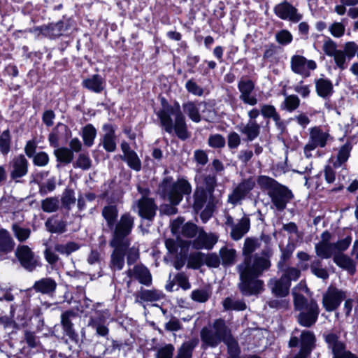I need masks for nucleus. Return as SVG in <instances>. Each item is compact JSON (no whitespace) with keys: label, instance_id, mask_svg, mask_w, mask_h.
I'll return each mask as SVG.
<instances>
[{"label":"nucleus","instance_id":"f257e3e1","mask_svg":"<svg viewBox=\"0 0 358 358\" xmlns=\"http://www.w3.org/2000/svg\"><path fill=\"white\" fill-rule=\"evenodd\" d=\"M259 246V240L252 238H246L243 247L245 259L243 262L237 266L240 274L238 287L242 294L245 296L257 294L263 289L264 282L257 278L271 266L266 254L252 255V253Z\"/></svg>","mask_w":358,"mask_h":358},{"label":"nucleus","instance_id":"f03ea898","mask_svg":"<svg viewBox=\"0 0 358 358\" xmlns=\"http://www.w3.org/2000/svg\"><path fill=\"white\" fill-rule=\"evenodd\" d=\"M159 191L164 198H166L173 206L166 205L163 211L167 215H173L177 213L174 206L180 203L183 196L189 195L192 187L185 179H178L174 182L170 178H165L159 187Z\"/></svg>","mask_w":358,"mask_h":358},{"label":"nucleus","instance_id":"7ed1b4c3","mask_svg":"<svg viewBox=\"0 0 358 358\" xmlns=\"http://www.w3.org/2000/svg\"><path fill=\"white\" fill-rule=\"evenodd\" d=\"M298 289L307 292L308 289L304 283L300 282L293 289L294 307L300 311L297 320L300 325L310 327L313 325L318 317L320 310L315 301H308L303 296L297 292Z\"/></svg>","mask_w":358,"mask_h":358},{"label":"nucleus","instance_id":"20e7f679","mask_svg":"<svg viewBox=\"0 0 358 358\" xmlns=\"http://www.w3.org/2000/svg\"><path fill=\"white\" fill-rule=\"evenodd\" d=\"M162 126L165 131L171 134L175 131L177 136L182 140L188 137L185 117L178 103L174 106H166L157 113Z\"/></svg>","mask_w":358,"mask_h":358},{"label":"nucleus","instance_id":"39448f33","mask_svg":"<svg viewBox=\"0 0 358 358\" xmlns=\"http://www.w3.org/2000/svg\"><path fill=\"white\" fill-rule=\"evenodd\" d=\"M134 224V217L129 213H123L119 220L114 224L113 238L110 245H129L130 240L128 236L131 232Z\"/></svg>","mask_w":358,"mask_h":358},{"label":"nucleus","instance_id":"423d86ee","mask_svg":"<svg viewBox=\"0 0 358 358\" xmlns=\"http://www.w3.org/2000/svg\"><path fill=\"white\" fill-rule=\"evenodd\" d=\"M229 328L222 319L216 320L213 325L204 327L201 331V341L208 346L214 348L223 341Z\"/></svg>","mask_w":358,"mask_h":358},{"label":"nucleus","instance_id":"0eeeda50","mask_svg":"<svg viewBox=\"0 0 358 358\" xmlns=\"http://www.w3.org/2000/svg\"><path fill=\"white\" fill-rule=\"evenodd\" d=\"M309 131V141L304 147V154L308 158L312 157L311 152L316 148H324L334 140L329 131L320 127H312Z\"/></svg>","mask_w":358,"mask_h":358},{"label":"nucleus","instance_id":"6e6552de","mask_svg":"<svg viewBox=\"0 0 358 358\" xmlns=\"http://www.w3.org/2000/svg\"><path fill=\"white\" fill-rule=\"evenodd\" d=\"M138 190L142 194V197L134 204L133 209L137 210L140 217L152 220L156 214L157 206L152 199L147 196L149 192L148 189L138 186Z\"/></svg>","mask_w":358,"mask_h":358},{"label":"nucleus","instance_id":"1a4fd4ad","mask_svg":"<svg viewBox=\"0 0 358 358\" xmlns=\"http://www.w3.org/2000/svg\"><path fill=\"white\" fill-rule=\"evenodd\" d=\"M346 298V292L335 287L330 286L324 293L322 305L328 312L335 310Z\"/></svg>","mask_w":358,"mask_h":358},{"label":"nucleus","instance_id":"9d476101","mask_svg":"<svg viewBox=\"0 0 358 358\" xmlns=\"http://www.w3.org/2000/svg\"><path fill=\"white\" fill-rule=\"evenodd\" d=\"M290 66L292 71L302 76L303 77H308L310 71L317 68V64L315 61L307 59L301 55H295L291 57Z\"/></svg>","mask_w":358,"mask_h":358},{"label":"nucleus","instance_id":"9b49d317","mask_svg":"<svg viewBox=\"0 0 358 358\" xmlns=\"http://www.w3.org/2000/svg\"><path fill=\"white\" fill-rule=\"evenodd\" d=\"M325 341L329 348L331 349L333 358H357L350 352L345 350L344 343L339 340L336 334H328L325 336Z\"/></svg>","mask_w":358,"mask_h":358},{"label":"nucleus","instance_id":"f8f14e48","mask_svg":"<svg viewBox=\"0 0 358 358\" xmlns=\"http://www.w3.org/2000/svg\"><path fill=\"white\" fill-rule=\"evenodd\" d=\"M268 194L273 204L278 210L285 209L287 202L292 198L291 191L280 184Z\"/></svg>","mask_w":358,"mask_h":358},{"label":"nucleus","instance_id":"ddd939ff","mask_svg":"<svg viewBox=\"0 0 358 358\" xmlns=\"http://www.w3.org/2000/svg\"><path fill=\"white\" fill-rule=\"evenodd\" d=\"M255 185V181L252 178L243 180L229 195L228 201L233 205L239 203L254 188Z\"/></svg>","mask_w":358,"mask_h":358},{"label":"nucleus","instance_id":"4468645a","mask_svg":"<svg viewBox=\"0 0 358 358\" xmlns=\"http://www.w3.org/2000/svg\"><path fill=\"white\" fill-rule=\"evenodd\" d=\"M15 254L21 265L29 271L35 269L38 265V258L27 245L18 247Z\"/></svg>","mask_w":358,"mask_h":358},{"label":"nucleus","instance_id":"2eb2a0df","mask_svg":"<svg viewBox=\"0 0 358 358\" xmlns=\"http://www.w3.org/2000/svg\"><path fill=\"white\" fill-rule=\"evenodd\" d=\"M331 234L324 231L322 234V240L315 245V252L318 257L322 259H329L337 254L334 243L329 242Z\"/></svg>","mask_w":358,"mask_h":358},{"label":"nucleus","instance_id":"dca6fc26","mask_svg":"<svg viewBox=\"0 0 358 358\" xmlns=\"http://www.w3.org/2000/svg\"><path fill=\"white\" fill-rule=\"evenodd\" d=\"M274 11L280 18L289 20L293 22H298L302 18V15L297 13V10L287 1L278 4Z\"/></svg>","mask_w":358,"mask_h":358},{"label":"nucleus","instance_id":"f3484780","mask_svg":"<svg viewBox=\"0 0 358 358\" xmlns=\"http://www.w3.org/2000/svg\"><path fill=\"white\" fill-rule=\"evenodd\" d=\"M10 177L17 180L24 176L28 171V162L22 155L15 157L10 162Z\"/></svg>","mask_w":358,"mask_h":358},{"label":"nucleus","instance_id":"a211bd4d","mask_svg":"<svg viewBox=\"0 0 358 358\" xmlns=\"http://www.w3.org/2000/svg\"><path fill=\"white\" fill-rule=\"evenodd\" d=\"M114 248L111 256L110 267L113 271H120L124 265L125 252L129 245H110Z\"/></svg>","mask_w":358,"mask_h":358},{"label":"nucleus","instance_id":"6ab92c4d","mask_svg":"<svg viewBox=\"0 0 358 358\" xmlns=\"http://www.w3.org/2000/svg\"><path fill=\"white\" fill-rule=\"evenodd\" d=\"M217 241V238L215 235L206 234L201 229L197 238L192 242V245L196 249H211Z\"/></svg>","mask_w":358,"mask_h":358},{"label":"nucleus","instance_id":"aec40b11","mask_svg":"<svg viewBox=\"0 0 358 358\" xmlns=\"http://www.w3.org/2000/svg\"><path fill=\"white\" fill-rule=\"evenodd\" d=\"M127 274L129 278H134L139 281L140 283L149 285L152 282V277L148 269L142 266L136 265L132 269H129Z\"/></svg>","mask_w":358,"mask_h":358},{"label":"nucleus","instance_id":"412c9836","mask_svg":"<svg viewBox=\"0 0 358 358\" xmlns=\"http://www.w3.org/2000/svg\"><path fill=\"white\" fill-rule=\"evenodd\" d=\"M268 287L276 296L284 297L289 293L290 283L285 276H281L279 280L271 279L268 282Z\"/></svg>","mask_w":358,"mask_h":358},{"label":"nucleus","instance_id":"4be33fe9","mask_svg":"<svg viewBox=\"0 0 358 358\" xmlns=\"http://www.w3.org/2000/svg\"><path fill=\"white\" fill-rule=\"evenodd\" d=\"M322 50L329 57H333L336 67L338 68V62L342 60L343 53L341 50L337 48V44L331 38H327L324 41Z\"/></svg>","mask_w":358,"mask_h":358},{"label":"nucleus","instance_id":"5701e85b","mask_svg":"<svg viewBox=\"0 0 358 358\" xmlns=\"http://www.w3.org/2000/svg\"><path fill=\"white\" fill-rule=\"evenodd\" d=\"M358 51V45L354 41L346 42L343 45V50H341L343 58L341 62H338V69L344 70L347 68V60L352 59Z\"/></svg>","mask_w":358,"mask_h":358},{"label":"nucleus","instance_id":"b1692460","mask_svg":"<svg viewBox=\"0 0 358 358\" xmlns=\"http://www.w3.org/2000/svg\"><path fill=\"white\" fill-rule=\"evenodd\" d=\"M83 86L94 93H101L105 88V80L100 75L95 74L84 79Z\"/></svg>","mask_w":358,"mask_h":358},{"label":"nucleus","instance_id":"393cba45","mask_svg":"<svg viewBox=\"0 0 358 358\" xmlns=\"http://www.w3.org/2000/svg\"><path fill=\"white\" fill-rule=\"evenodd\" d=\"M351 150L352 147L348 143L342 145L339 148L336 157L332 156L329 159V163H331L335 169L343 166L348 161Z\"/></svg>","mask_w":358,"mask_h":358},{"label":"nucleus","instance_id":"a878e982","mask_svg":"<svg viewBox=\"0 0 358 358\" xmlns=\"http://www.w3.org/2000/svg\"><path fill=\"white\" fill-rule=\"evenodd\" d=\"M41 33L50 38H56L62 36L66 30V27L62 21L42 26L39 29Z\"/></svg>","mask_w":358,"mask_h":358},{"label":"nucleus","instance_id":"bb28decb","mask_svg":"<svg viewBox=\"0 0 358 358\" xmlns=\"http://www.w3.org/2000/svg\"><path fill=\"white\" fill-rule=\"evenodd\" d=\"M57 287L56 282L50 278H44L35 282L34 289L43 294H52Z\"/></svg>","mask_w":358,"mask_h":358},{"label":"nucleus","instance_id":"cd10ccee","mask_svg":"<svg viewBox=\"0 0 358 358\" xmlns=\"http://www.w3.org/2000/svg\"><path fill=\"white\" fill-rule=\"evenodd\" d=\"M250 219L242 217L231 229V236L234 241L240 240L250 229Z\"/></svg>","mask_w":358,"mask_h":358},{"label":"nucleus","instance_id":"c85d7f7f","mask_svg":"<svg viewBox=\"0 0 358 358\" xmlns=\"http://www.w3.org/2000/svg\"><path fill=\"white\" fill-rule=\"evenodd\" d=\"M103 129L105 132L102 139L103 146L106 151L113 152L116 148L114 128L113 125L107 124L103 125Z\"/></svg>","mask_w":358,"mask_h":358},{"label":"nucleus","instance_id":"c756f323","mask_svg":"<svg viewBox=\"0 0 358 358\" xmlns=\"http://www.w3.org/2000/svg\"><path fill=\"white\" fill-rule=\"evenodd\" d=\"M10 313V317H2L0 313V322L4 324L6 327L11 325L15 322V318L17 321H22L26 316V312L22 306H17L16 307L12 306Z\"/></svg>","mask_w":358,"mask_h":358},{"label":"nucleus","instance_id":"7c9ffc66","mask_svg":"<svg viewBox=\"0 0 358 358\" xmlns=\"http://www.w3.org/2000/svg\"><path fill=\"white\" fill-rule=\"evenodd\" d=\"M334 262L337 266L347 270L351 274L355 273L356 271L353 260L343 253L336 254L334 257Z\"/></svg>","mask_w":358,"mask_h":358},{"label":"nucleus","instance_id":"2f4dec72","mask_svg":"<svg viewBox=\"0 0 358 358\" xmlns=\"http://www.w3.org/2000/svg\"><path fill=\"white\" fill-rule=\"evenodd\" d=\"M315 336L310 331H303L300 336L301 349L310 354L315 346Z\"/></svg>","mask_w":358,"mask_h":358},{"label":"nucleus","instance_id":"473e14b6","mask_svg":"<svg viewBox=\"0 0 358 358\" xmlns=\"http://www.w3.org/2000/svg\"><path fill=\"white\" fill-rule=\"evenodd\" d=\"M102 216L106 222L109 229L114 227L118 216V210L115 205H108L102 209Z\"/></svg>","mask_w":358,"mask_h":358},{"label":"nucleus","instance_id":"72a5a7b5","mask_svg":"<svg viewBox=\"0 0 358 358\" xmlns=\"http://www.w3.org/2000/svg\"><path fill=\"white\" fill-rule=\"evenodd\" d=\"M202 102L195 103L194 102H187L183 104L184 112L189 116V117L195 122L201 121V116L199 110L202 106H204Z\"/></svg>","mask_w":358,"mask_h":358},{"label":"nucleus","instance_id":"f704fd0d","mask_svg":"<svg viewBox=\"0 0 358 358\" xmlns=\"http://www.w3.org/2000/svg\"><path fill=\"white\" fill-rule=\"evenodd\" d=\"M259 129V125L255 121L250 120L245 125L240 127L239 131L251 141L258 136Z\"/></svg>","mask_w":358,"mask_h":358},{"label":"nucleus","instance_id":"c9c22d12","mask_svg":"<svg viewBox=\"0 0 358 358\" xmlns=\"http://www.w3.org/2000/svg\"><path fill=\"white\" fill-rule=\"evenodd\" d=\"M14 242L9 233L5 229L0 230V255L10 252L14 248Z\"/></svg>","mask_w":358,"mask_h":358},{"label":"nucleus","instance_id":"e433bc0d","mask_svg":"<svg viewBox=\"0 0 358 358\" xmlns=\"http://www.w3.org/2000/svg\"><path fill=\"white\" fill-rule=\"evenodd\" d=\"M316 90L319 96L326 98L333 92V85L327 79L320 78L316 82Z\"/></svg>","mask_w":358,"mask_h":358},{"label":"nucleus","instance_id":"4c0bfd02","mask_svg":"<svg viewBox=\"0 0 358 358\" xmlns=\"http://www.w3.org/2000/svg\"><path fill=\"white\" fill-rule=\"evenodd\" d=\"M138 297L143 301L153 302L162 299L164 294L158 290L144 289L138 294Z\"/></svg>","mask_w":358,"mask_h":358},{"label":"nucleus","instance_id":"58836bf2","mask_svg":"<svg viewBox=\"0 0 358 358\" xmlns=\"http://www.w3.org/2000/svg\"><path fill=\"white\" fill-rule=\"evenodd\" d=\"M54 154L57 157V161L62 163L69 164L73 159V152L71 150L66 147L55 149Z\"/></svg>","mask_w":358,"mask_h":358},{"label":"nucleus","instance_id":"ea45409f","mask_svg":"<svg viewBox=\"0 0 358 358\" xmlns=\"http://www.w3.org/2000/svg\"><path fill=\"white\" fill-rule=\"evenodd\" d=\"M194 202L193 205L194 209L198 212L206 203L207 194L206 191L203 187H196L194 194Z\"/></svg>","mask_w":358,"mask_h":358},{"label":"nucleus","instance_id":"a19ab883","mask_svg":"<svg viewBox=\"0 0 358 358\" xmlns=\"http://www.w3.org/2000/svg\"><path fill=\"white\" fill-rule=\"evenodd\" d=\"M212 294L210 287L194 289L192 292L191 298L193 301L199 303L207 301Z\"/></svg>","mask_w":358,"mask_h":358},{"label":"nucleus","instance_id":"79ce46f5","mask_svg":"<svg viewBox=\"0 0 358 358\" xmlns=\"http://www.w3.org/2000/svg\"><path fill=\"white\" fill-rule=\"evenodd\" d=\"M223 342L227 345L228 352L230 356H238L240 349L236 341L231 336V331L229 329L225 336Z\"/></svg>","mask_w":358,"mask_h":358},{"label":"nucleus","instance_id":"37998d69","mask_svg":"<svg viewBox=\"0 0 358 358\" xmlns=\"http://www.w3.org/2000/svg\"><path fill=\"white\" fill-rule=\"evenodd\" d=\"M73 313L71 311H66L62 314L61 316V322L65 331L66 334L69 337H72L74 334V331L73 329V324L70 320L71 316H72Z\"/></svg>","mask_w":358,"mask_h":358},{"label":"nucleus","instance_id":"c03bdc74","mask_svg":"<svg viewBox=\"0 0 358 358\" xmlns=\"http://www.w3.org/2000/svg\"><path fill=\"white\" fill-rule=\"evenodd\" d=\"M59 201L56 197H49L41 201V208L44 212L53 213L58 210Z\"/></svg>","mask_w":358,"mask_h":358},{"label":"nucleus","instance_id":"a18cd8bd","mask_svg":"<svg viewBox=\"0 0 358 358\" xmlns=\"http://www.w3.org/2000/svg\"><path fill=\"white\" fill-rule=\"evenodd\" d=\"M257 181L262 188L267 189L268 192L273 191V189L276 188L280 185L274 179L266 176H259Z\"/></svg>","mask_w":358,"mask_h":358},{"label":"nucleus","instance_id":"49530a36","mask_svg":"<svg viewBox=\"0 0 358 358\" xmlns=\"http://www.w3.org/2000/svg\"><path fill=\"white\" fill-rule=\"evenodd\" d=\"M67 126L62 123H58L50 134L48 140L51 146L57 148L58 146L59 134L62 131H66Z\"/></svg>","mask_w":358,"mask_h":358},{"label":"nucleus","instance_id":"de8ad7c7","mask_svg":"<svg viewBox=\"0 0 358 358\" xmlns=\"http://www.w3.org/2000/svg\"><path fill=\"white\" fill-rule=\"evenodd\" d=\"M222 304L226 310H243L246 308V305L243 301L233 300L231 298L225 299Z\"/></svg>","mask_w":358,"mask_h":358},{"label":"nucleus","instance_id":"09e8293b","mask_svg":"<svg viewBox=\"0 0 358 358\" xmlns=\"http://www.w3.org/2000/svg\"><path fill=\"white\" fill-rule=\"evenodd\" d=\"M222 264L224 266H229L234 264L236 258V250L227 248H222L220 251Z\"/></svg>","mask_w":358,"mask_h":358},{"label":"nucleus","instance_id":"8fccbe9b","mask_svg":"<svg viewBox=\"0 0 358 358\" xmlns=\"http://www.w3.org/2000/svg\"><path fill=\"white\" fill-rule=\"evenodd\" d=\"M204 264V255L200 252L192 253L187 260V267L194 269L199 268Z\"/></svg>","mask_w":358,"mask_h":358},{"label":"nucleus","instance_id":"3c124183","mask_svg":"<svg viewBox=\"0 0 358 358\" xmlns=\"http://www.w3.org/2000/svg\"><path fill=\"white\" fill-rule=\"evenodd\" d=\"M261 113L266 118H272L276 124L280 121V115L272 105L264 104L261 106Z\"/></svg>","mask_w":358,"mask_h":358},{"label":"nucleus","instance_id":"603ef678","mask_svg":"<svg viewBox=\"0 0 358 358\" xmlns=\"http://www.w3.org/2000/svg\"><path fill=\"white\" fill-rule=\"evenodd\" d=\"M96 131L92 124H87L83 131V139L87 146H91L93 144L96 137Z\"/></svg>","mask_w":358,"mask_h":358},{"label":"nucleus","instance_id":"864d4df0","mask_svg":"<svg viewBox=\"0 0 358 358\" xmlns=\"http://www.w3.org/2000/svg\"><path fill=\"white\" fill-rule=\"evenodd\" d=\"M15 210V200L13 198L8 196L3 197L0 200V215L13 213Z\"/></svg>","mask_w":358,"mask_h":358},{"label":"nucleus","instance_id":"5fc2aeb1","mask_svg":"<svg viewBox=\"0 0 358 358\" xmlns=\"http://www.w3.org/2000/svg\"><path fill=\"white\" fill-rule=\"evenodd\" d=\"M196 343L197 342L194 341L184 343L179 349L177 358H192V350Z\"/></svg>","mask_w":358,"mask_h":358},{"label":"nucleus","instance_id":"6e6d98bb","mask_svg":"<svg viewBox=\"0 0 358 358\" xmlns=\"http://www.w3.org/2000/svg\"><path fill=\"white\" fill-rule=\"evenodd\" d=\"M47 229L52 233H62L64 231V224L55 218H50L45 222Z\"/></svg>","mask_w":358,"mask_h":358},{"label":"nucleus","instance_id":"4d7b16f0","mask_svg":"<svg viewBox=\"0 0 358 358\" xmlns=\"http://www.w3.org/2000/svg\"><path fill=\"white\" fill-rule=\"evenodd\" d=\"M129 167L135 171H139L141 168V163L136 153L133 151L124 157Z\"/></svg>","mask_w":358,"mask_h":358},{"label":"nucleus","instance_id":"13d9d810","mask_svg":"<svg viewBox=\"0 0 358 358\" xmlns=\"http://www.w3.org/2000/svg\"><path fill=\"white\" fill-rule=\"evenodd\" d=\"M79 246L73 243L69 242L66 244H58L55 245V250L61 254L69 255L71 252L76 251Z\"/></svg>","mask_w":358,"mask_h":358},{"label":"nucleus","instance_id":"bf43d9fd","mask_svg":"<svg viewBox=\"0 0 358 358\" xmlns=\"http://www.w3.org/2000/svg\"><path fill=\"white\" fill-rule=\"evenodd\" d=\"M310 270L314 275L320 278L327 279L329 277L328 272L325 268L321 267V262L319 260L312 262Z\"/></svg>","mask_w":358,"mask_h":358},{"label":"nucleus","instance_id":"052dcab7","mask_svg":"<svg viewBox=\"0 0 358 358\" xmlns=\"http://www.w3.org/2000/svg\"><path fill=\"white\" fill-rule=\"evenodd\" d=\"M345 31V25L340 22H334L329 26V31L335 38L342 37Z\"/></svg>","mask_w":358,"mask_h":358},{"label":"nucleus","instance_id":"680f3d73","mask_svg":"<svg viewBox=\"0 0 358 358\" xmlns=\"http://www.w3.org/2000/svg\"><path fill=\"white\" fill-rule=\"evenodd\" d=\"M92 161L88 155L81 153L74 164V167L80 168L83 170H87L91 167Z\"/></svg>","mask_w":358,"mask_h":358},{"label":"nucleus","instance_id":"e2e57ef3","mask_svg":"<svg viewBox=\"0 0 358 358\" xmlns=\"http://www.w3.org/2000/svg\"><path fill=\"white\" fill-rule=\"evenodd\" d=\"M275 40L279 44L287 45L292 42V35L289 31L282 29L275 34Z\"/></svg>","mask_w":358,"mask_h":358},{"label":"nucleus","instance_id":"0e129e2a","mask_svg":"<svg viewBox=\"0 0 358 358\" xmlns=\"http://www.w3.org/2000/svg\"><path fill=\"white\" fill-rule=\"evenodd\" d=\"M12 228L15 237L21 242L26 241L30 236L31 231L29 229L20 227L16 224H14Z\"/></svg>","mask_w":358,"mask_h":358},{"label":"nucleus","instance_id":"69168bd1","mask_svg":"<svg viewBox=\"0 0 358 358\" xmlns=\"http://www.w3.org/2000/svg\"><path fill=\"white\" fill-rule=\"evenodd\" d=\"M238 89L240 94L252 92L255 89V83L250 79H241L238 83Z\"/></svg>","mask_w":358,"mask_h":358},{"label":"nucleus","instance_id":"338daca9","mask_svg":"<svg viewBox=\"0 0 358 358\" xmlns=\"http://www.w3.org/2000/svg\"><path fill=\"white\" fill-rule=\"evenodd\" d=\"M208 143L211 148H221L225 145V139L220 134H213L209 136Z\"/></svg>","mask_w":358,"mask_h":358},{"label":"nucleus","instance_id":"774afa93","mask_svg":"<svg viewBox=\"0 0 358 358\" xmlns=\"http://www.w3.org/2000/svg\"><path fill=\"white\" fill-rule=\"evenodd\" d=\"M173 351L174 348L172 345H166L158 350L157 358H173Z\"/></svg>","mask_w":358,"mask_h":358}]
</instances>
